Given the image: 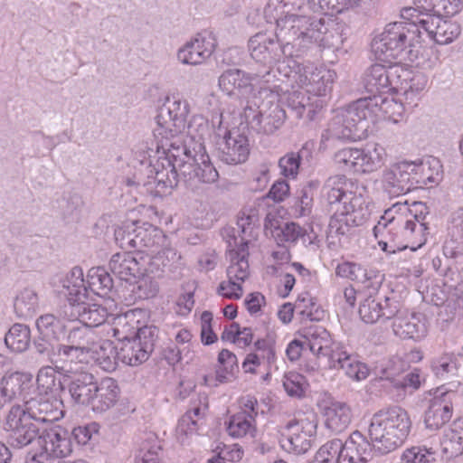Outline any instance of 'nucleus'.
Returning <instances> with one entry per match:
<instances>
[{
	"mask_svg": "<svg viewBox=\"0 0 463 463\" xmlns=\"http://www.w3.org/2000/svg\"><path fill=\"white\" fill-rule=\"evenodd\" d=\"M296 25L298 24V37L301 55L314 43L324 47L338 48L344 42L342 26L335 24L328 28L323 19H314L305 15L294 14Z\"/></svg>",
	"mask_w": 463,
	"mask_h": 463,
	"instance_id": "nucleus-6",
	"label": "nucleus"
},
{
	"mask_svg": "<svg viewBox=\"0 0 463 463\" xmlns=\"http://www.w3.org/2000/svg\"><path fill=\"white\" fill-rule=\"evenodd\" d=\"M92 352V358L95 363L106 372H113L117 369V360L118 359V351L113 343L105 340Z\"/></svg>",
	"mask_w": 463,
	"mask_h": 463,
	"instance_id": "nucleus-45",
	"label": "nucleus"
},
{
	"mask_svg": "<svg viewBox=\"0 0 463 463\" xmlns=\"http://www.w3.org/2000/svg\"><path fill=\"white\" fill-rule=\"evenodd\" d=\"M345 450L347 454L354 456L356 461L365 463L369 461L374 452L373 442L358 430L354 431L349 439L344 443Z\"/></svg>",
	"mask_w": 463,
	"mask_h": 463,
	"instance_id": "nucleus-39",
	"label": "nucleus"
},
{
	"mask_svg": "<svg viewBox=\"0 0 463 463\" xmlns=\"http://www.w3.org/2000/svg\"><path fill=\"white\" fill-rule=\"evenodd\" d=\"M328 364L330 368L342 370L347 376L358 381L365 379L368 375L366 365L357 361L341 346H335Z\"/></svg>",
	"mask_w": 463,
	"mask_h": 463,
	"instance_id": "nucleus-29",
	"label": "nucleus"
},
{
	"mask_svg": "<svg viewBox=\"0 0 463 463\" xmlns=\"http://www.w3.org/2000/svg\"><path fill=\"white\" fill-rule=\"evenodd\" d=\"M305 377L297 373H289L284 376L283 387L286 392L296 398H301L305 394Z\"/></svg>",
	"mask_w": 463,
	"mask_h": 463,
	"instance_id": "nucleus-62",
	"label": "nucleus"
},
{
	"mask_svg": "<svg viewBox=\"0 0 463 463\" xmlns=\"http://www.w3.org/2000/svg\"><path fill=\"white\" fill-rule=\"evenodd\" d=\"M260 72L245 73L239 69H230L219 77V86L228 95H235L250 89L251 81L260 79Z\"/></svg>",
	"mask_w": 463,
	"mask_h": 463,
	"instance_id": "nucleus-31",
	"label": "nucleus"
},
{
	"mask_svg": "<svg viewBox=\"0 0 463 463\" xmlns=\"http://www.w3.org/2000/svg\"><path fill=\"white\" fill-rule=\"evenodd\" d=\"M427 0H416L418 8L426 13V18L420 19V29L438 44H448L460 34V26L451 21L441 18L440 14H430L435 12L434 5L428 4Z\"/></svg>",
	"mask_w": 463,
	"mask_h": 463,
	"instance_id": "nucleus-12",
	"label": "nucleus"
},
{
	"mask_svg": "<svg viewBox=\"0 0 463 463\" xmlns=\"http://www.w3.org/2000/svg\"><path fill=\"white\" fill-rule=\"evenodd\" d=\"M463 440L459 438L458 432L455 431L453 426L445 430L442 439V451L449 458H455L463 454Z\"/></svg>",
	"mask_w": 463,
	"mask_h": 463,
	"instance_id": "nucleus-58",
	"label": "nucleus"
},
{
	"mask_svg": "<svg viewBox=\"0 0 463 463\" xmlns=\"http://www.w3.org/2000/svg\"><path fill=\"white\" fill-rule=\"evenodd\" d=\"M403 69L399 66H386L379 63L370 66L364 74V86L370 96L382 95L390 91L392 76L398 75Z\"/></svg>",
	"mask_w": 463,
	"mask_h": 463,
	"instance_id": "nucleus-19",
	"label": "nucleus"
},
{
	"mask_svg": "<svg viewBox=\"0 0 463 463\" xmlns=\"http://www.w3.org/2000/svg\"><path fill=\"white\" fill-rule=\"evenodd\" d=\"M83 200L79 194H71L59 203L60 213L66 222H78L81 216Z\"/></svg>",
	"mask_w": 463,
	"mask_h": 463,
	"instance_id": "nucleus-52",
	"label": "nucleus"
},
{
	"mask_svg": "<svg viewBox=\"0 0 463 463\" xmlns=\"http://www.w3.org/2000/svg\"><path fill=\"white\" fill-rule=\"evenodd\" d=\"M368 296L359 306L360 318L366 324H374L381 320H389L399 312V302L394 298L379 293L380 283L366 285Z\"/></svg>",
	"mask_w": 463,
	"mask_h": 463,
	"instance_id": "nucleus-9",
	"label": "nucleus"
},
{
	"mask_svg": "<svg viewBox=\"0 0 463 463\" xmlns=\"http://www.w3.org/2000/svg\"><path fill=\"white\" fill-rule=\"evenodd\" d=\"M359 173H371L378 169L383 162L384 148L378 144H368L359 149Z\"/></svg>",
	"mask_w": 463,
	"mask_h": 463,
	"instance_id": "nucleus-41",
	"label": "nucleus"
},
{
	"mask_svg": "<svg viewBox=\"0 0 463 463\" xmlns=\"http://www.w3.org/2000/svg\"><path fill=\"white\" fill-rule=\"evenodd\" d=\"M373 417L378 418L379 422L392 435H395L400 446L403 444L411 427L410 417L405 410L401 407H392L387 411L376 412Z\"/></svg>",
	"mask_w": 463,
	"mask_h": 463,
	"instance_id": "nucleus-20",
	"label": "nucleus"
},
{
	"mask_svg": "<svg viewBox=\"0 0 463 463\" xmlns=\"http://www.w3.org/2000/svg\"><path fill=\"white\" fill-rule=\"evenodd\" d=\"M147 257L144 252H118L112 255L109 269L119 279L130 281L143 274L142 269Z\"/></svg>",
	"mask_w": 463,
	"mask_h": 463,
	"instance_id": "nucleus-18",
	"label": "nucleus"
},
{
	"mask_svg": "<svg viewBox=\"0 0 463 463\" xmlns=\"http://www.w3.org/2000/svg\"><path fill=\"white\" fill-rule=\"evenodd\" d=\"M161 449L156 438H151L141 442L135 463H160L158 451Z\"/></svg>",
	"mask_w": 463,
	"mask_h": 463,
	"instance_id": "nucleus-60",
	"label": "nucleus"
},
{
	"mask_svg": "<svg viewBox=\"0 0 463 463\" xmlns=\"http://www.w3.org/2000/svg\"><path fill=\"white\" fill-rule=\"evenodd\" d=\"M250 155V145L247 136L239 129L224 132L223 141L219 146V157L227 165L244 163Z\"/></svg>",
	"mask_w": 463,
	"mask_h": 463,
	"instance_id": "nucleus-17",
	"label": "nucleus"
},
{
	"mask_svg": "<svg viewBox=\"0 0 463 463\" xmlns=\"http://www.w3.org/2000/svg\"><path fill=\"white\" fill-rule=\"evenodd\" d=\"M98 383L97 378L89 372L75 373L69 384L72 400L78 404L90 406L95 389L98 388Z\"/></svg>",
	"mask_w": 463,
	"mask_h": 463,
	"instance_id": "nucleus-28",
	"label": "nucleus"
},
{
	"mask_svg": "<svg viewBox=\"0 0 463 463\" xmlns=\"http://www.w3.org/2000/svg\"><path fill=\"white\" fill-rule=\"evenodd\" d=\"M30 328L22 324H14L5 334V344L14 353H23L29 347Z\"/></svg>",
	"mask_w": 463,
	"mask_h": 463,
	"instance_id": "nucleus-46",
	"label": "nucleus"
},
{
	"mask_svg": "<svg viewBox=\"0 0 463 463\" xmlns=\"http://www.w3.org/2000/svg\"><path fill=\"white\" fill-rule=\"evenodd\" d=\"M96 335L92 329L82 324L72 326L67 334V342L80 350V354H88L95 345Z\"/></svg>",
	"mask_w": 463,
	"mask_h": 463,
	"instance_id": "nucleus-43",
	"label": "nucleus"
},
{
	"mask_svg": "<svg viewBox=\"0 0 463 463\" xmlns=\"http://www.w3.org/2000/svg\"><path fill=\"white\" fill-rule=\"evenodd\" d=\"M392 99L382 95L361 98L347 108L337 112L343 116L348 124L354 125L357 131L364 136L368 128V120L373 119L379 111L387 112V105Z\"/></svg>",
	"mask_w": 463,
	"mask_h": 463,
	"instance_id": "nucleus-10",
	"label": "nucleus"
},
{
	"mask_svg": "<svg viewBox=\"0 0 463 463\" xmlns=\"http://www.w3.org/2000/svg\"><path fill=\"white\" fill-rule=\"evenodd\" d=\"M402 228V219L392 214V209H388L381 216L373 227V235L378 240L380 248L387 253H395L407 249L409 244L398 241L399 231Z\"/></svg>",
	"mask_w": 463,
	"mask_h": 463,
	"instance_id": "nucleus-15",
	"label": "nucleus"
},
{
	"mask_svg": "<svg viewBox=\"0 0 463 463\" xmlns=\"http://www.w3.org/2000/svg\"><path fill=\"white\" fill-rule=\"evenodd\" d=\"M354 186V183L345 175H336L330 176L325 182L322 193L327 203L331 206L334 204L344 205L345 201L349 198L354 192L349 188Z\"/></svg>",
	"mask_w": 463,
	"mask_h": 463,
	"instance_id": "nucleus-32",
	"label": "nucleus"
},
{
	"mask_svg": "<svg viewBox=\"0 0 463 463\" xmlns=\"http://www.w3.org/2000/svg\"><path fill=\"white\" fill-rule=\"evenodd\" d=\"M305 343L309 351L317 357H327L331 361V354L335 353L336 345L333 344L329 332L321 326H310L303 335Z\"/></svg>",
	"mask_w": 463,
	"mask_h": 463,
	"instance_id": "nucleus-27",
	"label": "nucleus"
},
{
	"mask_svg": "<svg viewBox=\"0 0 463 463\" xmlns=\"http://www.w3.org/2000/svg\"><path fill=\"white\" fill-rule=\"evenodd\" d=\"M251 416L246 412H238L232 415L228 422L227 430L229 435L233 438H241L245 436L252 427Z\"/></svg>",
	"mask_w": 463,
	"mask_h": 463,
	"instance_id": "nucleus-57",
	"label": "nucleus"
},
{
	"mask_svg": "<svg viewBox=\"0 0 463 463\" xmlns=\"http://www.w3.org/2000/svg\"><path fill=\"white\" fill-rule=\"evenodd\" d=\"M157 338L158 328L155 326L140 327L131 338L123 336L118 359L130 366L143 364L149 358Z\"/></svg>",
	"mask_w": 463,
	"mask_h": 463,
	"instance_id": "nucleus-8",
	"label": "nucleus"
},
{
	"mask_svg": "<svg viewBox=\"0 0 463 463\" xmlns=\"http://www.w3.org/2000/svg\"><path fill=\"white\" fill-rule=\"evenodd\" d=\"M422 32L418 21L389 24L372 42V50L383 61L402 59L405 54L412 61V48L421 42Z\"/></svg>",
	"mask_w": 463,
	"mask_h": 463,
	"instance_id": "nucleus-3",
	"label": "nucleus"
},
{
	"mask_svg": "<svg viewBox=\"0 0 463 463\" xmlns=\"http://www.w3.org/2000/svg\"><path fill=\"white\" fill-rule=\"evenodd\" d=\"M39 307L37 293L31 288H24L15 297L14 308L17 317L21 318H31L36 313Z\"/></svg>",
	"mask_w": 463,
	"mask_h": 463,
	"instance_id": "nucleus-44",
	"label": "nucleus"
},
{
	"mask_svg": "<svg viewBox=\"0 0 463 463\" xmlns=\"http://www.w3.org/2000/svg\"><path fill=\"white\" fill-rule=\"evenodd\" d=\"M322 414L325 418V426L335 433L345 430L353 417L351 407L346 402L338 401L325 404Z\"/></svg>",
	"mask_w": 463,
	"mask_h": 463,
	"instance_id": "nucleus-25",
	"label": "nucleus"
},
{
	"mask_svg": "<svg viewBox=\"0 0 463 463\" xmlns=\"http://www.w3.org/2000/svg\"><path fill=\"white\" fill-rule=\"evenodd\" d=\"M47 337H38L33 343L34 353L46 359L51 364H59L56 356L54 346L51 344Z\"/></svg>",
	"mask_w": 463,
	"mask_h": 463,
	"instance_id": "nucleus-63",
	"label": "nucleus"
},
{
	"mask_svg": "<svg viewBox=\"0 0 463 463\" xmlns=\"http://www.w3.org/2000/svg\"><path fill=\"white\" fill-rule=\"evenodd\" d=\"M297 78L296 81L306 89V92L315 96H325L331 90L335 79V72L326 69H315L301 67L297 62L293 65L289 72L285 76Z\"/></svg>",
	"mask_w": 463,
	"mask_h": 463,
	"instance_id": "nucleus-14",
	"label": "nucleus"
},
{
	"mask_svg": "<svg viewBox=\"0 0 463 463\" xmlns=\"http://www.w3.org/2000/svg\"><path fill=\"white\" fill-rule=\"evenodd\" d=\"M61 293L66 297L70 306L88 300V288L83 279V271L80 267L72 268L66 276L62 281Z\"/></svg>",
	"mask_w": 463,
	"mask_h": 463,
	"instance_id": "nucleus-34",
	"label": "nucleus"
},
{
	"mask_svg": "<svg viewBox=\"0 0 463 463\" xmlns=\"http://www.w3.org/2000/svg\"><path fill=\"white\" fill-rule=\"evenodd\" d=\"M61 405V401L56 399L51 401L40 397L26 402L24 410L34 422H53L64 415Z\"/></svg>",
	"mask_w": 463,
	"mask_h": 463,
	"instance_id": "nucleus-23",
	"label": "nucleus"
},
{
	"mask_svg": "<svg viewBox=\"0 0 463 463\" xmlns=\"http://www.w3.org/2000/svg\"><path fill=\"white\" fill-rule=\"evenodd\" d=\"M432 455L427 449L412 447L403 452L402 459L403 463H430L434 459Z\"/></svg>",
	"mask_w": 463,
	"mask_h": 463,
	"instance_id": "nucleus-64",
	"label": "nucleus"
},
{
	"mask_svg": "<svg viewBox=\"0 0 463 463\" xmlns=\"http://www.w3.org/2000/svg\"><path fill=\"white\" fill-rule=\"evenodd\" d=\"M32 375L30 373H24L20 372H14L5 374L0 383V408L5 403L9 402L17 395H21L26 385L30 383Z\"/></svg>",
	"mask_w": 463,
	"mask_h": 463,
	"instance_id": "nucleus-36",
	"label": "nucleus"
},
{
	"mask_svg": "<svg viewBox=\"0 0 463 463\" xmlns=\"http://www.w3.org/2000/svg\"><path fill=\"white\" fill-rule=\"evenodd\" d=\"M254 113L251 107L245 108V118L249 120L251 128L257 132L264 133L267 135L273 134L284 123L286 118L285 110L279 105L270 107L268 114L263 115L261 111L252 115L250 119V114Z\"/></svg>",
	"mask_w": 463,
	"mask_h": 463,
	"instance_id": "nucleus-22",
	"label": "nucleus"
},
{
	"mask_svg": "<svg viewBox=\"0 0 463 463\" xmlns=\"http://www.w3.org/2000/svg\"><path fill=\"white\" fill-rule=\"evenodd\" d=\"M335 274L342 278H346L354 281L367 283L372 285V281L367 276L366 270L358 264L344 262L335 269Z\"/></svg>",
	"mask_w": 463,
	"mask_h": 463,
	"instance_id": "nucleus-59",
	"label": "nucleus"
},
{
	"mask_svg": "<svg viewBox=\"0 0 463 463\" xmlns=\"http://www.w3.org/2000/svg\"><path fill=\"white\" fill-rule=\"evenodd\" d=\"M71 319L78 320L80 324L92 329L106 322L109 313L99 305H90L87 301L76 302L70 306Z\"/></svg>",
	"mask_w": 463,
	"mask_h": 463,
	"instance_id": "nucleus-30",
	"label": "nucleus"
},
{
	"mask_svg": "<svg viewBox=\"0 0 463 463\" xmlns=\"http://www.w3.org/2000/svg\"><path fill=\"white\" fill-rule=\"evenodd\" d=\"M302 235V229L295 222H286L283 226H277L272 231V236L278 244L294 242Z\"/></svg>",
	"mask_w": 463,
	"mask_h": 463,
	"instance_id": "nucleus-61",
	"label": "nucleus"
},
{
	"mask_svg": "<svg viewBox=\"0 0 463 463\" xmlns=\"http://www.w3.org/2000/svg\"><path fill=\"white\" fill-rule=\"evenodd\" d=\"M360 155L358 148L347 147L337 151L334 159L343 171L359 173Z\"/></svg>",
	"mask_w": 463,
	"mask_h": 463,
	"instance_id": "nucleus-56",
	"label": "nucleus"
},
{
	"mask_svg": "<svg viewBox=\"0 0 463 463\" xmlns=\"http://www.w3.org/2000/svg\"><path fill=\"white\" fill-rule=\"evenodd\" d=\"M410 212L412 214V219L402 221V228L416 229L419 232L430 230L429 222L427 221L429 213L425 203L414 202Z\"/></svg>",
	"mask_w": 463,
	"mask_h": 463,
	"instance_id": "nucleus-55",
	"label": "nucleus"
},
{
	"mask_svg": "<svg viewBox=\"0 0 463 463\" xmlns=\"http://www.w3.org/2000/svg\"><path fill=\"white\" fill-rule=\"evenodd\" d=\"M341 209L337 208L330 218L327 229V241L330 244L341 243L353 227L363 225L371 215L370 203L361 194L354 192L348 195Z\"/></svg>",
	"mask_w": 463,
	"mask_h": 463,
	"instance_id": "nucleus-4",
	"label": "nucleus"
},
{
	"mask_svg": "<svg viewBox=\"0 0 463 463\" xmlns=\"http://www.w3.org/2000/svg\"><path fill=\"white\" fill-rule=\"evenodd\" d=\"M8 446L21 449L39 438L40 430L36 423L21 406H13L4 423Z\"/></svg>",
	"mask_w": 463,
	"mask_h": 463,
	"instance_id": "nucleus-7",
	"label": "nucleus"
},
{
	"mask_svg": "<svg viewBox=\"0 0 463 463\" xmlns=\"http://www.w3.org/2000/svg\"><path fill=\"white\" fill-rule=\"evenodd\" d=\"M344 450L343 441L339 439H334L318 449L312 463H335L344 453Z\"/></svg>",
	"mask_w": 463,
	"mask_h": 463,
	"instance_id": "nucleus-54",
	"label": "nucleus"
},
{
	"mask_svg": "<svg viewBox=\"0 0 463 463\" xmlns=\"http://www.w3.org/2000/svg\"><path fill=\"white\" fill-rule=\"evenodd\" d=\"M423 173V165L417 164L415 161H402L392 164L383 172V187L391 196H399L436 181L433 176H428L427 179H424L421 176Z\"/></svg>",
	"mask_w": 463,
	"mask_h": 463,
	"instance_id": "nucleus-5",
	"label": "nucleus"
},
{
	"mask_svg": "<svg viewBox=\"0 0 463 463\" xmlns=\"http://www.w3.org/2000/svg\"><path fill=\"white\" fill-rule=\"evenodd\" d=\"M328 132L333 138L356 140L363 137L354 125L348 124L345 118L338 112L332 118L328 126Z\"/></svg>",
	"mask_w": 463,
	"mask_h": 463,
	"instance_id": "nucleus-51",
	"label": "nucleus"
},
{
	"mask_svg": "<svg viewBox=\"0 0 463 463\" xmlns=\"http://www.w3.org/2000/svg\"><path fill=\"white\" fill-rule=\"evenodd\" d=\"M71 372V368H66L64 365L59 364L43 366L36 377L38 389L44 393H57L62 390V384L60 380L56 378V373H64Z\"/></svg>",
	"mask_w": 463,
	"mask_h": 463,
	"instance_id": "nucleus-38",
	"label": "nucleus"
},
{
	"mask_svg": "<svg viewBox=\"0 0 463 463\" xmlns=\"http://www.w3.org/2000/svg\"><path fill=\"white\" fill-rule=\"evenodd\" d=\"M162 231L149 223L134 227V251L147 254L145 249H151L158 245L162 240Z\"/></svg>",
	"mask_w": 463,
	"mask_h": 463,
	"instance_id": "nucleus-40",
	"label": "nucleus"
},
{
	"mask_svg": "<svg viewBox=\"0 0 463 463\" xmlns=\"http://www.w3.org/2000/svg\"><path fill=\"white\" fill-rule=\"evenodd\" d=\"M169 161L157 163L154 166L155 176H148V181L143 183V186L155 187L156 194H165L168 189L175 187L179 182V178H182L178 167L171 165Z\"/></svg>",
	"mask_w": 463,
	"mask_h": 463,
	"instance_id": "nucleus-26",
	"label": "nucleus"
},
{
	"mask_svg": "<svg viewBox=\"0 0 463 463\" xmlns=\"http://www.w3.org/2000/svg\"><path fill=\"white\" fill-rule=\"evenodd\" d=\"M216 46L213 32L203 30L178 50V61L188 65L202 64L212 56Z\"/></svg>",
	"mask_w": 463,
	"mask_h": 463,
	"instance_id": "nucleus-13",
	"label": "nucleus"
},
{
	"mask_svg": "<svg viewBox=\"0 0 463 463\" xmlns=\"http://www.w3.org/2000/svg\"><path fill=\"white\" fill-rule=\"evenodd\" d=\"M120 389L117 381L111 377H105L99 381L90 406L95 412H105L117 404Z\"/></svg>",
	"mask_w": 463,
	"mask_h": 463,
	"instance_id": "nucleus-24",
	"label": "nucleus"
},
{
	"mask_svg": "<svg viewBox=\"0 0 463 463\" xmlns=\"http://www.w3.org/2000/svg\"><path fill=\"white\" fill-rule=\"evenodd\" d=\"M317 421L313 419H293L281 427V448L297 455L306 453L311 447V438L317 432Z\"/></svg>",
	"mask_w": 463,
	"mask_h": 463,
	"instance_id": "nucleus-11",
	"label": "nucleus"
},
{
	"mask_svg": "<svg viewBox=\"0 0 463 463\" xmlns=\"http://www.w3.org/2000/svg\"><path fill=\"white\" fill-rule=\"evenodd\" d=\"M456 397V392L452 391H435L425 411L424 422L428 429L436 430L449 421L452 417L453 400Z\"/></svg>",
	"mask_w": 463,
	"mask_h": 463,
	"instance_id": "nucleus-16",
	"label": "nucleus"
},
{
	"mask_svg": "<svg viewBox=\"0 0 463 463\" xmlns=\"http://www.w3.org/2000/svg\"><path fill=\"white\" fill-rule=\"evenodd\" d=\"M463 357L453 353H445L432 362L431 368L435 375L448 381L458 375L459 371V360Z\"/></svg>",
	"mask_w": 463,
	"mask_h": 463,
	"instance_id": "nucleus-42",
	"label": "nucleus"
},
{
	"mask_svg": "<svg viewBox=\"0 0 463 463\" xmlns=\"http://www.w3.org/2000/svg\"><path fill=\"white\" fill-rule=\"evenodd\" d=\"M368 435L374 447V452L378 455L389 454L401 447L395 435L385 430L378 418L373 416L368 428Z\"/></svg>",
	"mask_w": 463,
	"mask_h": 463,
	"instance_id": "nucleus-35",
	"label": "nucleus"
},
{
	"mask_svg": "<svg viewBox=\"0 0 463 463\" xmlns=\"http://www.w3.org/2000/svg\"><path fill=\"white\" fill-rule=\"evenodd\" d=\"M392 319V331L400 338L419 340L426 333L424 323L414 314L403 315L399 309L398 314Z\"/></svg>",
	"mask_w": 463,
	"mask_h": 463,
	"instance_id": "nucleus-33",
	"label": "nucleus"
},
{
	"mask_svg": "<svg viewBox=\"0 0 463 463\" xmlns=\"http://www.w3.org/2000/svg\"><path fill=\"white\" fill-rule=\"evenodd\" d=\"M37 442L41 448L60 458L70 455L72 450L71 434L61 426H54L40 431Z\"/></svg>",
	"mask_w": 463,
	"mask_h": 463,
	"instance_id": "nucleus-21",
	"label": "nucleus"
},
{
	"mask_svg": "<svg viewBox=\"0 0 463 463\" xmlns=\"http://www.w3.org/2000/svg\"><path fill=\"white\" fill-rule=\"evenodd\" d=\"M38 331L44 337L61 340L66 335L65 323L52 314H45L36 320Z\"/></svg>",
	"mask_w": 463,
	"mask_h": 463,
	"instance_id": "nucleus-47",
	"label": "nucleus"
},
{
	"mask_svg": "<svg viewBox=\"0 0 463 463\" xmlns=\"http://www.w3.org/2000/svg\"><path fill=\"white\" fill-rule=\"evenodd\" d=\"M88 285L97 295L105 296L112 289L113 279L104 268H92L88 274Z\"/></svg>",
	"mask_w": 463,
	"mask_h": 463,
	"instance_id": "nucleus-50",
	"label": "nucleus"
},
{
	"mask_svg": "<svg viewBox=\"0 0 463 463\" xmlns=\"http://www.w3.org/2000/svg\"><path fill=\"white\" fill-rule=\"evenodd\" d=\"M274 34L258 33L248 41V51L251 59L264 68L260 79H267L274 65L286 64L290 70L296 63L293 57L301 56L298 37V24L296 25L294 14H288L276 21Z\"/></svg>",
	"mask_w": 463,
	"mask_h": 463,
	"instance_id": "nucleus-2",
	"label": "nucleus"
},
{
	"mask_svg": "<svg viewBox=\"0 0 463 463\" xmlns=\"http://www.w3.org/2000/svg\"><path fill=\"white\" fill-rule=\"evenodd\" d=\"M189 104L186 100L167 98L159 108L156 115V128L154 135L157 141V149H162L165 157L178 167L182 179L188 185L196 183L213 184L219 178V173L212 164L203 144L194 141L192 137L183 138L187 126Z\"/></svg>",
	"mask_w": 463,
	"mask_h": 463,
	"instance_id": "nucleus-1",
	"label": "nucleus"
},
{
	"mask_svg": "<svg viewBox=\"0 0 463 463\" xmlns=\"http://www.w3.org/2000/svg\"><path fill=\"white\" fill-rule=\"evenodd\" d=\"M309 98L306 97V94L299 90H293L288 92L286 97V106L296 114L297 118H302L305 111H307V117L311 120L313 119V114L315 111L312 106L308 102Z\"/></svg>",
	"mask_w": 463,
	"mask_h": 463,
	"instance_id": "nucleus-53",
	"label": "nucleus"
},
{
	"mask_svg": "<svg viewBox=\"0 0 463 463\" xmlns=\"http://www.w3.org/2000/svg\"><path fill=\"white\" fill-rule=\"evenodd\" d=\"M231 264L227 268V276L230 279V285L233 289L242 292L243 288L241 283L236 281L244 282L249 275V262L247 253L244 249L241 251L232 250L229 253Z\"/></svg>",
	"mask_w": 463,
	"mask_h": 463,
	"instance_id": "nucleus-37",
	"label": "nucleus"
},
{
	"mask_svg": "<svg viewBox=\"0 0 463 463\" xmlns=\"http://www.w3.org/2000/svg\"><path fill=\"white\" fill-rule=\"evenodd\" d=\"M239 372L236 355L228 349H222L217 359L216 381L222 383L230 382Z\"/></svg>",
	"mask_w": 463,
	"mask_h": 463,
	"instance_id": "nucleus-48",
	"label": "nucleus"
},
{
	"mask_svg": "<svg viewBox=\"0 0 463 463\" xmlns=\"http://www.w3.org/2000/svg\"><path fill=\"white\" fill-rule=\"evenodd\" d=\"M304 156H311V152L307 146H303L298 152H288L280 157L279 167L280 168L281 175L288 178H296Z\"/></svg>",
	"mask_w": 463,
	"mask_h": 463,
	"instance_id": "nucleus-49",
	"label": "nucleus"
}]
</instances>
